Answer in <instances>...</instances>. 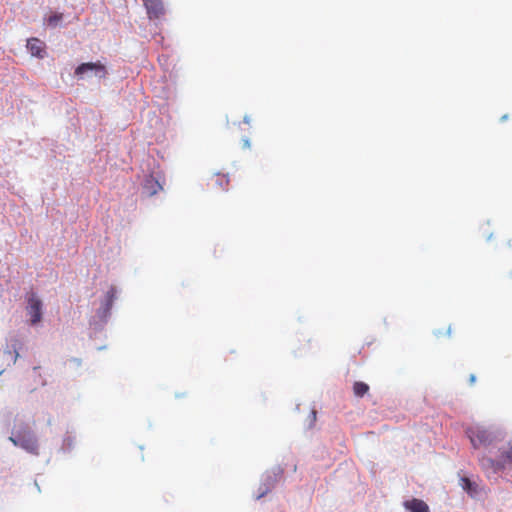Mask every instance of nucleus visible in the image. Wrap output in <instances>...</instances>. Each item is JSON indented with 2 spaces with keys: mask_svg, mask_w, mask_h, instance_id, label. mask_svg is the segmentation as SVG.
Wrapping results in <instances>:
<instances>
[{
  "mask_svg": "<svg viewBox=\"0 0 512 512\" xmlns=\"http://www.w3.org/2000/svg\"><path fill=\"white\" fill-rule=\"evenodd\" d=\"M312 415H313V418L315 419L316 418V411H312Z\"/></svg>",
  "mask_w": 512,
  "mask_h": 512,
  "instance_id": "obj_18",
  "label": "nucleus"
},
{
  "mask_svg": "<svg viewBox=\"0 0 512 512\" xmlns=\"http://www.w3.org/2000/svg\"><path fill=\"white\" fill-rule=\"evenodd\" d=\"M62 19V14H54V15H51L49 18H48V23L49 24H56L58 21H60Z\"/></svg>",
  "mask_w": 512,
  "mask_h": 512,
  "instance_id": "obj_14",
  "label": "nucleus"
},
{
  "mask_svg": "<svg viewBox=\"0 0 512 512\" xmlns=\"http://www.w3.org/2000/svg\"><path fill=\"white\" fill-rule=\"evenodd\" d=\"M467 433L474 448L487 446L493 440L492 433L483 428H471Z\"/></svg>",
  "mask_w": 512,
  "mask_h": 512,
  "instance_id": "obj_2",
  "label": "nucleus"
},
{
  "mask_svg": "<svg viewBox=\"0 0 512 512\" xmlns=\"http://www.w3.org/2000/svg\"><path fill=\"white\" fill-rule=\"evenodd\" d=\"M88 71H94L95 74L99 75V77L101 78H104L107 74L106 67L100 62H87L80 64L75 69V75L78 77H82Z\"/></svg>",
  "mask_w": 512,
  "mask_h": 512,
  "instance_id": "obj_5",
  "label": "nucleus"
},
{
  "mask_svg": "<svg viewBox=\"0 0 512 512\" xmlns=\"http://www.w3.org/2000/svg\"><path fill=\"white\" fill-rule=\"evenodd\" d=\"M268 489H266L262 494H260L259 496H257V499H260V497H263V494L267 492Z\"/></svg>",
  "mask_w": 512,
  "mask_h": 512,
  "instance_id": "obj_17",
  "label": "nucleus"
},
{
  "mask_svg": "<svg viewBox=\"0 0 512 512\" xmlns=\"http://www.w3.org/2000/svg\"><path fill=\"white\" fill-rule=\"evenodd\" d=\"M27 48L33 56L42 58L44 53L45 44L37 38H31L27 41Z\"/></svg>",
  "mask_w": 512,
  "mask_h": 512,
  "instance_id": "obj_8",
  "label": "nucleus"
},
{
  "mask_svg": "<svg viewBox=\"0 0 512 512\" xmlns=\"http://www.w3.org/2000/svg\"><path fill=\"white\" fill-rule=\"evenodd\" d=\"M215 185H218L221 189H225L229 184V179L226 175L216 174L211 179Z\"/></svg>",
  "mask_w": 512,
  "mask_h": 512,
  "instance_id": "obj_12",
  "label": "nucleus"
},
{
  "mask_svg": "<svg viewBox=\"0 0 512 512\" xmlns=\"http://www.w3.org/2000/svg\"><path fill=\"white\" fill-rule=\"evenodd\" d=\"M9 440L32 455H39L38 440L27 426L10 436Z\"/></svg>",
  "mask_w": 512,
  "mask_h": 512,
  "instance_id": "obj_1",
  "label": "nucleus"
},
{
  "mask_svg": "<svg viewBox=\"0 0 512 512\" xmlns=\"http://www.w3.org/2000/svg\"><path fill=\"white\" fill-rule=\"evenodd\" d=\"M507 464H512V441L508 443L506 449L500 451L499 461L496 463V467L504 468Z\"/></svg>",
  "mask_w": 512,
  "mask_h": 512,
  "instance_id": "obj_9",
  "label": "nucleus"
},
{
  "mask_svg": "<svg viewBox=\"0 0 512 512\" xmlns=\"http://www.w3.org/2000/svg\"><path fill=\"white\" fill-rule=\"evenodd\" d=\"M27 312L30 316L31 324L35 325L41 321L42 318V301L31 293L28 297Z\"/></svg>",
  "mask_w": 512,
  "mask_h": 512,
  "instance_id": "obj_3",
  "label": "nucleus"
},
{
  "mask_svg": "<svg viewBox=\"0 0 512 512\" xmlns=\"http://www.w3.org/2000/svg\"><path fill=\"white\" fill-rule=\"evenodd\" d=\"M460 486L471 497H475L478 494V485L467 477H462L460 479Z\"/></svg>",
  "mask_w": 512,
  "mask_h": 512,
  "instance_id": "obj_10",
  "label": "nucleus"
},
{
  "mask_svg": "<svg viewBox=\"0 0 512 512\" xmlns=\"http://www.w3.org/2000/svg\"><path fill=\"white\" fill-rule=\"evenodd\" d=\"M404 507L409 512H430L428 504L417 498H412L404 502Z\"/></svg>",
  "mask_w": 512,
  "mask_h": 512,
  "instance_id": "obj_7",
  "label": "nucleus"
},
{
  "mask_svg": "<svg viewBox=\"0 0 512 512\" xmlns=\"http://www.w3.org/2000/svg\"><path fill=\"white\" fill-rule=\"evenodd\" d=\"M268 489H266L262 494H260L259 496H257V499H260V497H263V494L267 492Z\"/></svg>",
  "mask_w": 512,
  "mask_h": 512,
  "instance_id": "obj_16",
  "label": "nucleus"
},
{
  "mask_svg": "<svg viewBox=\"0 0 512 512\" xmlns=\"http://www.w3.org/2000/svg\"><path fill=\"white\" fill-rule=\"evenodd\" d=\"M143 5L147 11L149 19H160L165 14V8L162 0H143Z\"/></svg>",
  "mask_w": 512,
  "mask_h": 512,
  "instance_id": "obj_4",
  "label": "nucleus"
},
{
  "mask_svg": "<svg viewBox=\"0 0 512 512\" xmlns=\"http://www.w3.org/2000/svg\"><path fill=\"white\" fill-rule=\"evenodd\" d=\"M142 188L143 193L149 197L156 195L159 191L163 189L159 181L155 179L152 175H149L145 178Z\"/></svg>",
  "mask_w": 512,
  "mask_h": 512,
  "instance_id": "obj_6",
  "label": "nucleus"
},
{
  "mask_svg": "<svg viewBox=\"0 0 512 512\" xmlns=\"http://www.w3.org/2000/svg\"><path fill=\"white\" fill-rule=\"evenodd\" d=\"M476 382V376L474 374H471L469 376V383L470 385H473Z\"/></svg>",
  "mask_w": 512,
  "mask_h": 512,
  "instance_id": "obj_15",
  "label": "nucleus"
},
{
  "mask_svg": "<svg viewBox=\"0 0 512 512\" xmlns=\"http://www.w3.org/2000/svg\"><path fill=\"white\" fill-rule=\"evenodd\" d=\"M115 295H116V290L114 287H111L107 293H106V298H107V305L108 306H111L113 301H114V298H115Z\"/></svg>",
  "mask_w": 512,
  "mask_h": 512,
  "instance_id": "obj_13",
  "label": "nucleus"
},
{
  "mask_svg": "<svg viewBox=\"0 0 512 512\" xmlns=\"http://www.w3.org/2000/svg\"><path fill=\"white\" fill-rule=\"evenodd\" d=\"M369 391V386L364 382H355L353 392L357 397H363Z\"/></svg>",
  "mask_w": 512,
  "mask_h": 512,
  "instance_id": "obj_11",
  "label": "nucleus"
}]
</instances>
